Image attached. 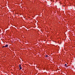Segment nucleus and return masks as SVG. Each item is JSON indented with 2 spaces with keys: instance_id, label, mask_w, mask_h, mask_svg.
Masks as SVG:
<instances>
[{
  "instance_id": "obj_3",
  "label": "nucleus",
  "mask_w": 75,
  "mask_h": 75,
  "mask_svg": "<svg viewBox=\"0 0 75 75\" xmlns=\"http://www.w3.org/2000/svg\"><path fill=\"white\" fill-rule=\"evenodd\" d=\"M67 64H65V66L66 67H68V66H67Z\"/></svg>"
},
{
  "instance_id": "obj_2",
  "label": "nucleus",
  "mask_w": 75,
  "mask_h": 75,
  "mask_svg": "<svg viewBox=\"0 0 75 75\" xmlns=\"http://www.w3.org/2000/svg\"><path fill=\"white\" fill-rule=\"evenodd\" d=\"M8 47V45H6L5 46V47Z\"/></svg>"
},
{
  "instance_id": "obj_1",
  "label": "nucleus",
  "mask_w": 75,
  "mask_h": 75,
  "mask_svg": "<svg viewBox=\"0 0 75 75\" xmlns=\"http://www.w3.org/2000/svg\"><path fill=\"white\" fill-rule=\"evenodd\" d=\"M19 66L20 69H22V67H21V65L20 64H19Z\"/></svg>"
},
{
  "instance_id": "obj_5",
  "label": "nucleus",
  "mask_w": 75,
  "mask_h": 75,
  "mask_svg": "<svg viewBox=\"0 0 75 75\" xmlns=\"http://www.w3.org/2000/svg\"><path fill=\"white\" fill-rule=\"evenodd\" d=\"M4 47H5V46H4L3 47V48H4Z\"/></svg>"
},
{
  "instance_id": "obj_4",
  "label": "nucleus",
  "mask_w": 75,
  "mask_h": 75,
  "mask_svg": "<svg viewBox=\"0 0 75 75\" xmlns=\"http://www.w3.org/2000/svg\"><path fill=\"white\" fill-rule=\"evenodd\" d=\"M45 57H48V56L47 55H46Z\"/></svg>"
}]
</instances>
